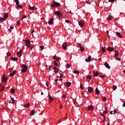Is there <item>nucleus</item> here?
Wrapping results in <instances>:
<instances>
[{
	"label": "nucleus",
	"instance_id": "nucleus-1",
	"mask_svg": "<svg viewBox=\"0 0 125 125\" xmlns=\"http://www.w3.org/2000/svg\"><path fill=\"white\" fill-rule=\"evenodd\" d=\"M60 5L61 4L59 3V2L54 1L53 2V3L51 4V6L53 8L55 7V6H56L57 7H59Z\"/></svg>",
	"mask_w": 125,
	"mask_h": 125
},
{
	"label": "nucleus",
	"instance_id": "nucleus-2",
	"mask_svg": "<svg viewBox=\"0 0 125 125\" xmlns=\"http://www.w3.org/2000/svg\"><path fill=\"white\" fill-rule=\"evenodd\" d=\"M27 69H28V66L22 64L21 66V72H22V73H26V72H27Z\"/></svg>",
	"mask_w": 125,
	"mask_h": 125
},
{
	"label": "nucleus",
	"instance_id": "nucleus-3",
	"mask_svg": "<svg viewBox=\"0 0 125 125\" xmlns=\"http://www.w3.org/2000/svg\"><path fill=\"white\" fill-rule=\"evenodd\" d=\"M25 45H26V46L27 47H31V42H30V41L29 40H25Z\"/></svg>",
	"mask_w": 125,
	"mask_h": 125
},
{
	"label": "nucleus",
	"instance_id": "nucleus-4",
	"mask_svg": "<svg viewBox=\"0 0 125 125\" xmlns=\"http://www.w3.org/2000/svg\"><path fill=\"white\" fill-rule=\"evenodd\" d=\"M4 74L3 75V77L2 78V81L3 83H5L7 81V77L4 76Z\"/></svg>",
	"mask_w": 125,
	"mask_h": 125
},
{
	"label": "nucleus",
	"instance_id": "nucleus-5",
	"mask_svg": "<svg viewBox=\"0 0 125 125\" xmlns=\"http://www.w3.org/2000/svg\"><path fill=\"white\" fill-rule=\"evenodd\" d=\"M29 9H30V10H35L38 9V8L36 7V6H34L33 7H31V6H29Z\"/></svg>",
	"mask_w": 125,
	"mask_h": 125
},
{
	"label": "nucleus",
	"instance_id": "nucleus-6",
	"mask_svg": "<svg viewBox=\"0 0 125 125\" xmlns=\"http://www.w3.org/2000/svg\"><path fill=\"white\" fill-rule=\"evenodd\" d=\"M88 91L89 92V93H92V92L93 91V88L91 87H88Z\"/></svg>",
	"mask_w": 125,
	"mask_h": 125
},
{
	"label": "nucleus",
	"instance_id": "nucleus-7",
	"mask_svg": "<svg viewBox=\"0 0 125 125\" xmlns=\"http://www.w3.org/2000/svg\"><path fill=\"white\" fill-rule=\"evenodd\" d=\"M17 55L19 56V57L22 56V49L20 50V51L17 53Z\"/></svg>",
	"mask_w": 125,
	"mask_h": 125
},
{
	"label": "nucleus",
	"instance_id": "nucleus-8",
	"mask_svg": "<svg viewBox=\"0 0 125 125\" xmlns=\"http://www.w3.org/2000/svg\"><path fill=\"white\" fill-rule=\"evenodd\" d=\"M82 96H83V97H88V96H87V91H84L82 94Z\"/></svg>",
	"mask_w": 125,
	"mask_h": 125
},
{
	"label": "nucleus",
	"instance_id": "nucleus-9",
	"mask_svg": "<svg viewBox=\"0 0 125 125\" xmlns=\"http://www.w3.org/2000/svg\"><path fill=\"white\" fill-rule=\"evenodd\" d=\"M49 25H52L53 24V18H51L48 21Z\"/></svg>",
	"mask_w": 125,
	"mask_h": 125
},
{
	"label": "nucleus",
	"instance_id": "nucleus-10",
	"mask_svg": "<svg viewBox=\"0 0 125 125\" xmlns=\"http://www.w3.org/2000/svg\"><path fill=\"white\" fill-rule=\"evenodd\" d=\"M78 24L80 27H83V25H84V23L83 21H79Z\"/></svg>",
	"mask_w": 125,
	"mask_h": 125
},
{
	"label": "nucleus",
	"instance_id": "nucleus-11",
	"mask_svg": "<svg viewBox=\"0 0 125 125\" xmlns=\"http://www.w3.org/2000/svg\"><path fill=\"white\" fill-rule=\"evenodd\" d=\"M107 50L109 52L114 51V48L109 46L108 47H107Z\"/></svg>",
	"mask_w": 125,
	"mask_h": 125
},
{
	"label": "nucleus",
	"instance_id": "nucleus-12",
	"mask_svg": "<svg viewBox=\"0 0 125 125\" xmlns=\"http://www.w3.org/2000/svg\"><path fill=\"white\" fill-rule=\"evenodd\" d=\"M54 14H55V15H57V16H59V15H61V16H62V14L60 13V12L59 11H57L55 12Z\"/></svg>",
	"mask_w": 125,
	"mask_h": 125
},
{
	"label": "nucleus",
	"instance_id": "nucleus-13",
	"mask_svg": "<svg viewBox=\"0 0 125 125\" xmlns=\"http://www.w3.org/2000/svg\"><path fill=\"white\" fill-rule=\"evenodd\" d=\"M87 110H88V111H90V110H93V106L91 105L88 106L87 107Z\"/></svg>",
	"mask_w": 125,
	"mask_h": 125
},
{
	"label": "nucleus",
	"instance_id": "nucleus-14",
	"mask_svg": "<svg viewBox=\"0 0 125 125\" xmlns=\"http://www.w3.org/2000/svg\"><path fill=\"white\" fill-rule=\"evenodd\" d=\"M17 72L16 71H14L13 72L11 73L9 76L10 77H13V76H14V75H15L16 74Z\"/></svg>",
	"mask_w": 125,
	"mask_h": 125
},
{
	"label": "nucleus",
	"instance_id": "nucleus-15",
	"mask_svg": "<svg viewBox=\"0 0 125 125\" xmlns=\"http://www.w3.org/2000/svg\"><path fill=\"white\" fill-rule=\"evenodd\" d=\"M85 61L86 62H90V61H91V57L90 56H88V59H86Z\"/></svg>",
	"mask_w": 125,
	"mask_h": 125
},
{
	"label": "nucleus",
	"instance_id": "nucleus-16",
	"mask_svg": "<svg viewBox=\"0 0 125 125\" xmlns=\"http://www.w3.org/2000/svg\"><path fill=\"white\" fill-rule=\"evenodd\" d=\"M30 105H31V103H27L26 104L23 105V107H25V108H29V107H30Z\"/></svg>",
	"mask_w": 125,
	"mask_h": 125
},
{
	"label": "nucleus",
	"instance_id": "nucleus-17",
	"mask_svg": "<svg viewBox=\"0 0 125 125\" xmlns=\"http://www.w3.org/2000/svg\"><path fill=\"white\" fill-rule=\"evenodd\" d=\"M48 97H49V101L50 103H51V102H52V101H53V98L51 97V96H50V95H48Z\"/></svg>",
	"mask_w": 125,
	"mask_h": 125
},
{
	"label": "nucleus",
	"instance_id": "nucleus-18",
	"mask_svg": "<svg viewBox=\"0 0 125 125\" xmlns=\"http://www.w3.org/2000/svg\"><path fill=\"white\" fill-rule=\"evenodd\" d=\"M90 80H91V76L90 75H89L87 76L86 80L87 82H90Z\"/></svg>",
	"mask_w": 125,
	"mask_h": 125
},
{
	"label": "nucleus",
	"instance_id": "nucleus-19",
	"mask_svg": "<svg viewBox=\"0 0 125 125\" xmlns=\"http://www.w3.org/2000/svg\"><path fill=\"white\" fill-rule=\"evenodd\" d=\"M104 65L107 69H110V68H111V67L109 66V63L107 62H105Z\"/></svg>",
	"mask_w": 125,
	"mask_h": 125
},
{
	"label": "nucleus",
	"instance_id": "nucleus-20",
	"mask_svg": "<svg viewBox=\"0 0 125 125\" xmlns=\"http://www.w3.org/2000/svg\"><path fill=\"white\" fill-rule=\"evenodd\" d=\"M62 48H63V49H66L67 48V43H63L62 45Z\"/></svg>",
	"mask_w": 125,
	"mask_h": 125
},
{
	"label": "nucleus",
	"instance_id": "nucleus-21",
	"mask_svg": "<svg viewBox=\"0 0 125 125\" xmlns=\"http://www.w3.org/2000/svg\"><path fill=\"white\" fill-rule=\"evenodd\" d=\"M94 77H97L99 75L98 71H93Z\"/></svg>",
	"mask_w": 125,
	"mask_h": 125
},
{
	"label": "nucleus",
	"instance_id": "nucleus-22",
	"mask_svg": "<svg viewBox=\"0 0 125 125\" xmlns=\"http://www.w3.org/2000/svg\"><path fill=\"white\" fill-rule=\"evenodd\" d=\"M54 59L56 60V61H58V62H59V59H60V58L57 57L56 56H54Z\"/></svg>",
	"mask_w": 125,
	"mask_h": 125
},
{
	"label": "nucleus",
	"instance_id": "nucleus-23",
	"mask_svg": "<svg viewBox=\"0 0 125 125\" xmlns=\"http://www.w3.org/2000/svg\"><path fill=\"white\" fill-rule=\"evenodd\" d=\"M53 70H54V73H57V72L59 71V69H58L56 67H54Z\"/></svg>",
	"mask_w": 125,
	"mask_h": 125
},
{
	"label": "nucleus",
	"instance_id": "nucleus-24",
	"mask_svg": "<svg viewBox=\"0 0 125 125\" xmlns=\"http://www.w3.org/2000/svg\"><path fill=\"white\" fill-rule=\"evenodd\" d=\"M116 35L118 37H119V38H123V35H121V33H120V32H116Z\"/></svg>",
	"mask_w": 125,
	"mask_h": 125
},
{
	"label": "nucleus",
	"instance_id": "nucleus-25",
	"mask_svg": "<svg viewBox=\"0 0 125 125\" xmlns=\"http://www.w3.org/2000/svg\"><path fill=\"white\" fill-rule=\"evenodd\" d=\"M3 17H4V18H5V19H7V18L8 17V13H4Z\"/></svg>",
	"mask_w": 125,
	"mask_h": 125
},
{
	"label": "nucleus",
	"instance_id": "nucleus-26",
	"mask_svg": "<svg viewBox=\"0 0 125 125\" xmlns=\"http://www.w3.org/2000/svg\"><path fill=\"white\" fill-rule=\"evenodd\" d=\"M115 57H118V55H119V51H118L117 50H115Z\"/></svg>",
	"mask_w": 125,
	"mask_h": 125
},
{
	"label": "nucleus",
	"instance_id": "nucleus-27",
	"mask_svg": "<svg viewBox=\"0 0 125 125\" xmlns=\"http://www.w3.org/2000/svg\"><path fill=\"white\" fill-rule=\"evenodd\" d=\"M96 94L98 95L100 93V92L99 91V90H98V88L97 87L95 89Z\"/></svg>",
	"mask_w": 125,
	"mask_h": 125
},
{
	"label": "nucleus",
	"instance_id": "nucleus-28",
	"mask_svg": "<svg viewBox=\"0 0 125 125\" xmlns=\"http://www.w3.org/2000/svg\"><path fill=\"white\" fill-rule=\"evenodd\" d=\"M3 21H5V19L4 18H0V23H2Z\"/></svg>",
	"mask_w": 125,
	"mask_h": 125
},
{
	"label": "nucleus",
	"instance_id": "nucleus-29",
	"mask_svg": "<svg viewBox=\"0 0 125 125\" xmlns=\"http://www.w3.org/2000/svg\"><path fill=\"white\" fill-rule=\"evenodd\" d=\"M11 60H12L13 61H17L18 59H17V58H14V57H12L11 58Z\"/></svg>",
	"mask_w": 125,
	"mask_h": 125
},
{
	"label": "nucleus",
	"instance_id": "nucleus-30",
	"mask_svg": "<svg viewBox=\"0 0 125 125\" xmlns=\"http://www.w3.org/2000/svg\"><path fill=\"white\" fill-rule=\"evenodd\" d=\"M35 115V110H32L30 112V116H34Z\"/></svg>",
	"mask_w": 125,
	"mask_h": 125
},
{
	"label": "nucleus",
	"instance_id": "nucleus-31",
	"mask_svg": "<svg viewBox=\"0 0 125 125\" xmlns=\"http://www.w3.org/2000/svg\"><path fill=\"white\" fill-rule=\"evenodd\" d=\"M80 49H81V52H83V51L84 50V47H83V46H80Z\"/></svg>",
	"mask_w": 125,
	"mask_h": 125
},
{
	"label": "nucleus",
	"instance_id": "nucleus-32",
	"mask_svg": "<svg viewBox=\"0 0 125 125\" xmlns=\"http://www.w3.org/2000/svg\"><path fill=\"white\" fill-rule=\"evenodd\" d=\"M4 89V87L3 86H2L1 85H0V91H2L3 89Z\"/></svg>",
	"mask_w": 125,
	"mask_h": 125
},
{
	"label": "nucleus",
	"instance_id": "nucleus-33",
	"mask_svg": "<svg viewBox=\"0 0 125 125\" xmlns=\"http://www.w3.org/2000/svg\"><path fill=\"white\" fill-rule=\"evenodd\" d=\"M71 83L70 82H67L66 85L69 87V86H71Z\"/></svg>",
	"mask_w": 125,
	"mask_h": 125
},
{
	"label": "nucleus",
	"instance_id": "nucleus-34",
	"mask_svg": "<svg viewBox=\"0 0 125 125\" xmlns=\"http://www.w3.org/2000/svg\"><path fill=\"white\" fill-rule=\"evenodd\" d=\"M105 47H102V51L103 52H105L106 51V49H105Z\"/></svg>",
	"mask_w": 125,
	"mask_h": 125
},
{
	"label": "nucleus",
	"instance_id": "nucleus-35",
	"mask_svg": "<svg viewBox=\"0 0 125 125\" xmlns=\"http://www.w3.org/2000/svg\"><path fill=\"white\" fill-rule=\"evenodd\" d=\"M105 110L104 111V114H108V109H107L106 107H105Z\"/></svg>",
	"mask_w": 125,
	"mask_h": 125
},
{
	"label": "nucleus",
	"instance_id": "nucleus-36",
	"mask_svg": "<svg viewBox=\"0 0 125 125\" xmlns=\"http://www.w3.org/2000/svg\"><path fill=\"white\" fill-rule=\"evenodd\" d=\"M10 91H11V92H12V93H15V90L13 88H11L10 89Z\"/></svg>",
	"mask_w": 125,
	"mask_h": 125
},
{
	"label": "nucleus",
	"instance_id": "nucleus-37",
	"mask_svg": "<svg viewBox=\"0 0 125 125\" xmlns=\"http://www.w3.org/2000/svg\"><path fill=\"white\" fill-rule=\"evenodd\" d=\"M100 114L101 115V116H102V117H104V116H105V114L104 113V111L103 112H100Z\"/></svg>",
	"mask_w": 125,
	"mask_h": 125
},
{
	"label": "nucleus",
	"instance_id": "nucleus-38",
	"mask_svg": "<svg viewBox=\"0 0 125 125\" xmlns=\"http://www.w3.org/2000/svg\"><path fill=\"white\" fill-rule=\"evenodd\" d=\"M19 7H20V8H21V9L23 8V6H22V5H17V8H19Z\"/></svg>",
	"mask_w": 125,
	"mask_h": 125
},
{
	"label": "nucleus",
	"instance_id": "nucleus-39",
	"mask_svg": "<svg viewBox=\"0 0 125 125\" xmlns=\"http://www.w3.org/2000/svg\"><path fill=\"white\" fill-rule=\"evenodd\" d=\"M15 2H16V5H18L19 3V0H15Z\"/></svg>",
	"mask_w": 125,
	"mask_h": 125
},
{
	"label": "nucleus",
	"instance_id": "nucleus-40",
	"mask_svg": "<svg viewBox=\"0 0 125 125\" xmlns=\"http://www.w3.org/2000/svg\"><path fill=\"white\" fill-rule=\"evenodd\" d=\"M53 63H54V65L55 66H56V67H57V66H58V63H57V62L56 61H54Z\"/></svg>",
	"mask_w": 125,
	"mask_h": 125
},
{
	"label": "nucleus",
	"instance_id": "nucleus-41",
	"mask_svg": "<svg viewBox=\"0 0 125 125\" xmlns=\"http://www.w3.org/2000/svg\"><path fill=\"white\" fill-rule=\"evenodd\" d=\"M62 74H61V73H59V75H58V78H62Z\"/></svg>",
	"mask_w": 125,
	"mask_h": 125
},
{
	"label": "nucleus",
	"instance_id": "nucleus-42",
	"mask_svg": "<svg viewBox=\"0 0 125 125\" xmlns=\"http://www.w3.org/2000/svg\"><path fill=\"white\" fill-rule=\"evenodd\" d=\"M74 74H77V75H79L80 74V72L79 71L75 70L73 72Z\"/></svg>",
	"mask_w": 125,
	"mask_h": 125
},
{
	"label": "nucleus",
	"instance_id": "nucleus-43",
	"mask_svg": "<svg viewBox=\"0 0 125 125\" xmlns=\"http://www.w3.org/2000/svg\"><path fill=\"white\" fill-rule=\"evenodd\" d=\"M112 19H113V17H112L110 15H109L108 16V20H112Z\"/></svg>",
	"mask_w": 125,
	"mask_h": 125
},
{
	"label": "nucleus",
	"instance_id": "nucleus-44",
	"mask_svg": "<svg viewBox=\"0 0 125 125\" xmlns=\"http://www.w3.org/2000/svg\"><path fill=\"white\" fill-rule=\"evenodd\" d=\"M112 88H113V90H115V89H117V86H116V85H113V86H112Z\"/></svg>",
	"mask_w": 125,
	"mask_h": 125
},
{
	"label": "nucleus",
	"instance_id": "nucleus-45",
	"mask_svg": "<svg viewBox=\"0 0 125 125\" xmlns=\"http://www.w3.org/2000/svg\"><path fill=\"white\" fill-rule=\"evenodd\" d=\"M102 100H103V101H104V102H106V97H104L103 98Z\"/></svg>",
	"mask_w": 125,
	"mask_h": 125
},
{
	"label": "nucleus",
	"instance_id": "nucleus-46",
	"mask_svg": "<svg viewBox=\"0 0 125 125\" xmlns=\"http://www.w3.org/2000/svg\"><path fill=\"white\" fill-rule=\"evenodd\" d=\"M11 99L12 102H9V103H14V99L13 98L11 97Z\"/></svg>",
	"mask_w": 125,
	"mask_h": 125
},
{
	"label": "nucleus",
	"instance_id": "nucleus-47",
	"mask_svg": "<svg viewBox=\"0 0 125 125\" xmlns=\"http://www.w3.org/2000/svg\"><path fill=\"white\" fill-rule=\"evenodd\" d=\"M25 18H27V17H26L25 15H23L21 20H23V19H25Z\"/></svg>",
	"mask_w": 125,
	"mask_h": 125
},
{
	"label": "nucleus",
	"instance_id": "nucleus-48",
	"mask_svg": "<svg viewBox=\"0 0 125 125\" xmlns=\"http://www.w3.org/2000/svg\"><path fill=\"white\" fill-rule=\"evenodd\" d=\"M116 0H108V1H109V2H115Z\"/></svg>",
	"mask_w": 125,
	"mask_h": 125
},
{
	"label": "nucleus",
	"instance_id": "nucleus-49",
	"mask_svg": "<svg viewBox=\"0 0 125 125\" xmlns=\"http://www.w3.org/2000/svg\"><path fill=\"white\" fill-rule=\"evenodd\" d=\"M7 56H11V53H10L9 52H8L7 53Z\"/></svg>",
	"mask_w": 125,
	"mask_h": 125
},
{
	"label": "nucleus",
	"instance_id": "nucleus-50",
	"mask_svg": "<svg viewBox=\"0 0 125 125\" xmlns=\"http://www.w3.org/2000/svg\"><path fill=\"white\" fill-rule=\"evenodd\" d=\"M17 26H19L20 25V21H18L17 22Z\"/></svg>",
	"mask_w": 125,
	"mask_h": 125
},
{
	"label": "nucleus",
	"instance_id": "nucleus-51",
	"mask_svg": "<svg viewBox=\"0 0 125 125\" xmlns=\"http://www.w3.org/2000/svg\"><path fill=\"white\" fill-rule=\"evenodd\" d=\"M66 68H67V69H69V68H70V64L67 63L66 64Z\"/></svg>",
	"mask_w": 125,
	"mask_h": 125
},
{
	"label": "nucleus",
	"instance_id": "nucleus-52",
	"mask_svg": "<svg viewBox=\"0 0 125 125\" xmlns=\"http://www.w3.org/2000/svg\"><path fill=\"white\" fill-rule=\"evenodd\" d=\"M78 47H81L82 46V43H78V45L77 46Z\"/></svg>",
	"mask_w": 125,
	"mask_h": 125
},
{
	"label": "nucleus",
	"instance_id": "nucleus-53",
	"mask_svg": "<svg viewBox=\"0 0 125 125\" xmlns=\"http://www.w3.org/2000/svg\"><path fill=\"white\" fill-rule=\"evenodd\" d=\"M40 48L41 50H43V48H44L43 46H40Z\"/></svg>",
	"mask_w": 125,
	"mask_h": 125
},
{
	"label": "nucleus",
	"instance_id": "nucleus-54",
	"mask_svg": "<svg viewBox=\"0 0 125 125\" xmlns=\"http://www.w3.org/2000/svg\"><path fill=\"white\" fill-rule=\"evenodd\" d=\"M80 87H81V89H82V90L83 89V84H80Z\"/></svg>",
	"mask_w": 125,
	"mask_h": 125
},
{
	"label": "nucleus",
	"instance_id": "nucleus-55",
	"mask_svg": "<svg viewBox=\"0 0 125 125\" xmlns=\"http://www.w3.org/2000/svg\"><path fill=\"white\" fill-rule=\"evenodd\" d=\"M115 113H117V110L114 109L113 114L114 115V114H115Z\"/></svg>",
	"mask_w": 125,
	"mask_h": 125
},
{
	"label": "nucleus",
	"instance_id": "nucleus-56",
	"mask_svg": "<svg viewBox=\"0 0 125 125\" xmlns=\"http://www.w3.org/2000/svg\"><path fill=\"white\" fill-rule=\"evenodd\" d=\"M116 60H118L119 61H121V59L119 58H116Z\"/></svg>",
	"mask_w": 125,
	"mask_h": 125
},
{
	"label": "nucleus",
	"instance_id": "nucleus-57",
	"mask_svg": "<svg viewBox=\"0 0 125 125\" xmlns=\"http://www.w3.org/2000/svg\"><path fill=\"white\" fill-rule=\"evenodd\" d=\"M65 22H66V23H70V21L69 20H65Z\"/></svg>",
	"mask_w": 125,
	"mask_h": 125
},
{
	"label": "nucleus",
	"instance_id": "nucleus-58",
	"mask_svg": "<svg viewBox=\"0 0 125 125\" xmlns=\"http://www.w3.org/2000/svg\"><path fill=\"white\" fill-rule=\"evenodd\" d=\"M123 107H125V101L124 102V103L123 104Z\"/></svg>",
	"mask_w": 125,
	"mask_h": 125
},
{
	"label": "nucleus",
	"instance_id": "nucleus-59",
	"mask_svg": "<svg viewBox=\"0 0 125 125\" xmlns=\"http://www.w3.org/2000/svg\"><path fill=\"white\" fill-rule=\"evenodd\" d=\"M87 3L88 4H90V3H91V2L90 1H87Z\"/></svg>",
	"mask_w": 125,
	"mask_h": 125
},
{
	"label": "nucleus",
	"instance_id": "nucleus-60",
	"mask_svg": "<svg viewBox=\"0 0 125 125\" xmlns=\"http://www.w3.org/2000/svg\"><path fill=\"white\" fill-rule=\"evenodd\" d=\"M110 115H112V114H114V111H112L110 112Z\"/></svg>",
	"mask_w": 125,
	"mask_h": 125
},
{
	"label": "nucleus",
	"instance_id": "nucleus-61",
	"mask_svg": "<svg viewBox=\"0 0 125 125\" xmlns=\"http://www.w3.org/2000/svg\"><path fill=\"white\" fill-rule=\"evenodd\" d=\"M10 29H11V30H13V29H14V27H13V26H11V27H10Z\"/></svg>",
	"mask_w": 125,
	"mask_h": 125
},
{
	"label": "nucleus",
	"instance_id": "nucleus-62",
	"mask_svg": "<svg viewBox=\"0 0 125 125\" xmlns=\"http://www.w3.org/2000/svg\"><path fill=\"white\" fill-rule=\"evenodd\" d=\"M101 77L103 78H105V75H101Z\"/></svg>",
	"mask_w": 125,
	"mask_h": 125
},
{
	"label": "nucleus",
	"instance_id": "nucleus-63",
	"mask_svg": "<svg viewBox=\"0 0 125 125\" xmlns=\"http://www.w3.org/2000/svg\"><path fill=\"white\" fill-rule=\"evenodd\" d=\"M9 71H12L13 69L10 68H9Z\"/></svg>",
	"mask_w": 125,
	"mask_h": 125
},
{
	"label": "nucleus",
	"instance_id": "nucleus-64",
	"mask_svg": "<svg viewBox=\"0 0 125 125\" xmlns=\"http://www.w3.org/2000/svg\"><path fill=\"white\" fill-rule=\"evenodd\" d=\"M46 86H48V83H46Z\"/></svg>",
	"mask_w": 125,
	"mask_h": 125
}]
</instances>
